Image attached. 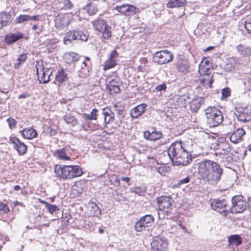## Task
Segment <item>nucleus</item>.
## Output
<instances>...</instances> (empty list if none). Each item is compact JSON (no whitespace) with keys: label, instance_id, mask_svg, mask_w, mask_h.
Returning <instances> with one entry per match:
<instances>
[{"label":"nucleus","instance_id":"obj_55","mask_svg":"<svg viewBox=\"0 0 251 251\" xmlns=\"http://www.w3.org/2000/svg\"><path fill=\"white\" fill-rule=\"evenodd\" d=\"M114 107L116 110L119 111V112L123 111V107L120 105V103H116L114 104Z\"/></svg>","mask_w":251,"mask_h":251},{"label":"nucleus","instance_id":"obj_52","mask_svg":"<svg viewBox=\"0 0 251 251\" xmlns=\"http://www.w3.org/2000/svg\"><path fill=\"white\" fill-rule=\"evenodd\" d=\"M10 140L11 142L14 144L15 148L16 146H17L18 144L20 143L21 142L20 140L16 137H11L10 138Z\"/></svg>","mask_w":251,"mask_h":251},{"label":"nucleus","instance_id":"obj_22","mask_svg":"<svg viewBox=\"0 0 251 251\" xmlns=\"http://www.w3.org/2000/svg\"><path fill=\"white\" fill-rule=\"evenodd\" d=\"M201 77L199 79L200 83L205 88L211 87L213 76L210 73L205 75H201Z\"/></svg>","mask_w":251,"mask_h":251},{"label":"nucleus","instance_id":"obj_27","mask_svg":"<svg viewBox=\"0 0 251 251\" xmlns=\"http://www.w3.org/2000/svg\"><path fill=\"white\" fill-rule=\"evenodd\" d=\"M56 7L60 10H67L72 8L73 4L69 0H57L55 2Z\"/></svg>","mask_w":251,"mask_h":251},{"label":"nucleus","instance_id":"obj_20","mask_svg":"<svg viewBox=\"0 0 251 251\" xmlns=\"http://www.w3.org/2000/svg\"><path fill=\"white\" fill-rule=\"evenodd\" d=\"M147 105L145 103H142L138 105L130 111L131 116L133 118H137L141 116L146 110Z\"/></svg>","mask_w":251,"mask_h":251},{"label":"nucleus","instance_id":"obj_19","mask_svg":"<svg viewBox=\"0 0 251 251\" xmlns=\"http://www.w3.org/2000/svg\"><path fill=\"white\" fill-rule=\"evenodd\" d=\"M246 133L245 131L241 128L235 130L231 134L230 140L233 143H237L242 140V136Z\"/></svg>","mask_w":251,"mask_h":251},{"label":"nucleus","instance_id":"obj_1","mask_svg":"<svg viewBox=\"0 0 251 251\" xmlns=\"http://www.w3.org/2000/svg\"><path fill=\"white\" fill-rule=\"evenodd\" d=\"M198 169L201 178L211 185L216 184L223 173V170L219 164L208 159L200 162Z\"/></svg>","mask_w":251,"mask_h":251},{"label":"nucleus","instance_id":"obj_3","mask_svg":"<svg viewBox=\"0 0 251 251\" xmlns=\"http://www.w3.org/2000/svg\"><path fill=\"white\" fill-rule=\"evenodd\" d=\"M54 173L58 177L68 179L80 176L83 174L82 170L78 165H56Z\"/></svg>","mask_w":251,"mask_h":251},{"label":"nucleus","instance_id":"obj_46","mask_svg":"<svg viewBox=\"0 0 251 251\" xmlns=\"http://www.w3.org/2000/svg\"><path fill=\"white\" fill-rule=\"evenodd\" d=\"M177 229V230L176 231H175V232L176 233V234H181V230H183V232H187V229H186V227L181 225L180 224V223H179V224H178V226L176 228Z\"/></svg>","mask_w":251,"mask_h":251},{"label":"nucleus","instance_id":"obj_61","mask_svg":"<svg viewBox=\"0 0 251 251\" xmlns=\"http://www.w3.org/2000/svg\"><path fill=\"white\" fill-rule=\"evenodd\" d=\"M41 202L43 203V204H45V206H46V207H47V204H49V203H48V202L45 201H41Z\"/></svg>","mask_w":251,"mask_h":251},{"label":"nucleus","instance_id":"obj_24","mask_svg":"<svg viewBox=\"0 0 251 251\" xmlns=\"http://www.w3.org/2000/svg\"><path fill=\"white\" fill-rule=\"evenodd\" d=\"M135 9V7L134 6L128 4H124L115 7V10L118 11L119 13L125 15H128L134 12Z\"/></svg>","mask_w":251,"mask_h":251},{"label":"nucleus","instance_id":"obj_11","mask_svg":"<svg viewBox=\"0 0 251 251\" xmlns=\"http://www.w3.org/2000/svg\"><path fill=\"white\" fill-rule=\"evenodd\" d=\"M71 14L60 13L54 17L55 26L56 28L63 29L67 27L72 19Z\"/></svg>","mask_w":251,"mask_h":251},{"label":"nucleus","instance_id":"obj_49","mask_svg":"<svg viewBox=\"0 0 251 251\" xmlns=\"http://www.w3.org/2000/svg\"><path fill=\"white\" fill-rule=\"evenodd\" d=\"M245 27L249 33H251V19L245 22Z\"/></svg>","mask_w":251,"mask_h":251},{"label":"nucleus","instance_id":"obj_6","mask_svg":"<svg viewBox=\"0 0 251 251\" xmlns=\"http://www.w3.org/2000/svg\"><path fill=\"white\" fill-rule=\"evenodd\" d=\"M232 206L229 209L232 213L237 214L244 211L247 207L246 201L242 196H235L231 199Z\"/></svg>","mask_w":251,"mask_h":251},{"label":"nucleus","instance_id":"obj_18","mask_svg":"<svg viewBox=\"0 0 251 251\" xmlns=\"http://www.w3.org/2000/svg\"><path fill=\"white\" fill-rule=\"evenodd\" d=\"M211 69V63L209 60L206 58H203L199 64V72L200 75H205L209 73L208 72Z\"/></svg>","mask_w":251,"mask_h":251},{"label":"nucleus","instance_id":"obj_40","mask_svg":"<svg viewBox=\"0 0 251 251\" xmlns=\"http://www.w3.org/2000/svg\"><path fill=\"white\" fill-rule=\"evenodd\" d=\"M85 9L90 15L95 14L97 11L98 8L94 4H89L86 6Z\"/></svg>","mask_w":251,"mask_h":251},{"label":"nucleus","instance_id":"obj_58","mask_svg":"<svg viewBox=\"0 0 251 251\" xmlns=\"http://www.w3.org/2000/svg\"><path fill=\"white\" fill-rule=\"evenodd\" d=\"M137 69L139 71L144 72L145 71V66H139L137 67Z\"/></svg>","mask_w":251,"mask_h":251},{"label":"nucleus","instance_id":"obj_28","mask_svg":"<svg viewBox=\"0 0 251 251\" xmlns=\"http://www.w3.org/2000/svg\"><path fill=\"white\" fill-rule=\"evenodd\" d=\"M144 136L147 139L155 141L161 138L162 133L156 130H153L151 132L147 130L144 132Z\"/></svg>","mask_w":251,"mask_h":251},{"label":"nucleus","instance_id":"obj_56","mask_svg":"<svg viewBox=\"0 0 251 251\" xmlns=\"http://www.w3.org/2000/svg\"><path fill=\"white\" fill-rule=\"evenodd\" d=\"M28 96H29V95L27 93H24V94H22L19 95V99H25V98H27Z\"/></svg>","mask_w":251,"mask_h":251},{"label":"nucleus","instance_id":"obj_48","mask_svg":"<svg viewBox=\"0 0 251 251\" xmlns=\"http://www.w3.org/2000/svg\"><path fill=\"white\" fill-rule=\"evenodd\" d=\"M7 122H8L9 126L10 128L15 127L17 124L16 121L12 118L7 119Z\"/></svg>","mask_w":251,"mask_h":251},{"label":"nucleus","instance_id":"obj_12","mask_svg":"<svg viewBox=\"0 0 251 251\" xmlns=\"http://www.w3.org/2000/svg\"><path fill=\"white\" fill-rule=\"evenodd\" d=\"M37 75L40 83H46L50 80L52 71L48 68H45L42 64L38 63L36 65Z\"/></svg>","mask_w":251,"mask_h":251},{"label":"nucleus","instance_id":"obj_29","mask_svg":"<svg viewBox=\"0 0 251 251\" xmlns=\"http://www.w3.org/2000/svg\"><path fill=\"white\" fill-rule=\"evenodd\" d=\"M203 102V100L201 98L193 99L190 102L191 110L193 112L197 113Z\"/></svg>","mask_w":251,"mask_h":251},{"label":"nucleus","instance_id":"obj_54","mask_svg":"<svg viewBox=\"0 0 251 251\" xmlns=\"http://www.w3.org/2000/svg\"><path fill=\"white\" fill-rule=\"evenodd\" d=\"M167 88L166 85L165 84H162L159 85L155 87V89L158 91H161L162 90H165Z\"/></svg>","mask_w":251,"mask_h":251},{"label":"nucleus","instance_id":"obj_7","mask_svg":"<svg viewBox=\"0 0 251 251\" xmlns=\"http://www.w3.org/2000/svg\"><path fill=\"white\" fill-rule=\"evenodd\" d=\"M88 35L81 30H72L67 32L64 38L63 42L66 45L70 43L73 40H79L82 41H86L88 40Z\"/></svg>","mask_w":251,"mask_h":251},{"label":"nucleus","instance_id":"obj_16","mask_svg":"<svg viewBox=\"0 0 251 251\" xmlns=\"http://www.w3.org/2000/svg\"><path fill=\"white\" fill-rule=\"evenodd\" d=\"M118 53L115 50H113L111 52L109 58L104 63V69L105 70H107L110 68H113L116 65V58L118 57Z\"/></svg>","mask_w":251,"mask_h":251},{"label":"nucleus","instance_id":"obj_25","mask_svg":"<svg viewBox=\"0 0 251 251\" xmlns=\"http://www.w3.org/2000/svg\"><path fill=\"white\" fill-rule=\"evenodd\" d=\"M106 90L111 94H117L120 92V89L118 82L115 79L111 80L106 85Z\"/></svg>","mask_w":251,"mask_h":251},{"label":"nucleus","instance_id":"obj_43","mask_svg":"<svg viewBox=\"0 0 251 251\" xmlns=\"http://www.w3.org/2000/svg\"><path fill=\"white\" fill-rule=\"evenodd\" d=\"M131 190L132 192H134L135 194H137L139 196L143 195L145 192L144 189L138 187L132 188H131Z\"/></svg>","mask_w":251,"mask_h":251},{"label":"nucleus","instance_id":"obj_33","mask_svg":"<svg viewBox=\"0 0 251 251\" xmlns=\"http://www.w3.org/2000/svg\"><path fill=\"white\" fill-rule=\"evenodd\" d=\"M64 59L67 63L76 61L79 59L78 55L74 52H67L64 55Z\"/></svg>","mask_w":251,"mask_h":251},{"label":"nucleus","instance_id":"obj_13","mask_svg":"<svg viewBox=\"0 0 251 251\" xmlns=\"http://www.w3.org/2000/svg\"><path fill=\"white\" fill-rule=\"evenodd\" d=\"M154 222V217L151 215H146L140 218L134 226L135 230L141 232L146 227H149L152 226Z\"/></svg>","mask_w":251,"mask_h":251},{"label":"nucleus","instance_id":"obj_57","mask_svg":"<svg viewBox=\"0 0 251 251\" xmlns=\"http://www.w3.org/2000/svg\"><path fill=\"white\" fill-rule=\"evenodd\" d=\"M113 178L115 180V185L116 186H119L120 185V180H118L116 176H114Z\"/></svg>","mask_w":251,"mask_h":251},{"label":"nucleus","instance_id":"obj_38","mask_svg":"<svg viewBox=\"0 0 251 251\" xmlns=\"http://www.w3.org/2000/svg\"><path fill=\"white\" fill-rule=\"evenodd\" d=\"M66 150L64 148L61 150H58L54 152V155L57 157L59 159L67 160H69L70 157L66 155Z\"/></svg>","mask_w":251,"mask_h":251},{"label":"nucleus","instance_id":"obj_36","mask_svg":"<svg viewBox=\"0 0 251 251\" xmlns=\"http://www.w3.org/2000/svg\"><path fill=\"white\" fill-rule=\"evenodd\" d=\"M185 2L186 0H169L167 7L169 8L181 7L184 5Z\"/></svg>","mask_w":251,"mask_h":251},{"label":"nucleus","instance_id":"obj_35","mask_svg":"<svg viewBox=\"0 0 251 251\" xmlns=\"http://www.w3.org/2000/svg\"><path fill=\"white\" fill-rule=\"evenodd\" d=\"M27 58L26 53H22L19 55L14 64V67L15 69H19L22 64L24 63Z\"/></svg>","mask_w":251,"mask_h":251},{"label":"nucleus","instance_id":"obj_64","mask_svg":"<svg viewBox=\"0 0 251 251\" xmlns=\"http://www.w3.org/2000/svg\"><path fill=\"white\" fill-rule=\"evenodd\" d=\"M213 48H214V47H212V46H211V47H208V48L206 49V50L208 51V50H210L213 49Z\"/></svg>","mask_w":251,"mask_h":251},{"label":"nucleus","instance_id":"obj_53","mask_svg":"<svg viewBox=\"0 0 251 251\" xmlns=\"http://www.w3.org/2000/svg\"><path fill=\"white\" fill-rule=\"evenodd\" d=\"M190 178L189 176H187L186 178H183L179 180L178 182L179 185L186 184L190 181Z\"/></svg>","mask_w":251,"mask_h":251},{"label":"nucleus","instance_id":"obj_30","mask_svg":"<svg viewBox=\"0 0 251 251\" xmlns=\"http://www.w3.org/2000/svg\"><path fill=\"white\" fill-rule=\"evenodd\" d=\"M23 136L27 139H31L36 137L37 135L36 131L32 128H25L23 130H21Z\"/></svg>","mask_w":251,"mask_h":251},{"label":"nucleus","instance_id":"obj_45","mask_svg":"<svg viewBox=\"0 0 251 251\" xmlns=\"http://www.w3.org/2000/svg\"><path fill=\"white\" fill-rule=\"evenodd\" d=\"M5 19V15L3 13H0V29L6 25L7 21Z\"/></svg>","mask_w":251,"mask_h":251},{"label":"nucleus","instance_id":"obj_41","mask_svg":"<svg viewBox=\"0 0 251 251\" xmlns=\"http://www.w3.org/2000/svg\"><path fill=\"white\" fill-rule=\"evenodd\" d=\"M20 154H25L27 150V146L23 142H20L17 146L14 148Z\"/></svg>","mask_w":251,"mask_h":251},{"label":"nucleus","instance_id":"obj_39","mask_svg":"<svg viewBox=\"0 0 251 251\" xmlns=\"http://www.w3.org/2000/svg\"><path fill=\"white\" fill-rule=\"evenodd\" d=\"M65 121L71 126H74L77 124V120L75 118L70 114H67L63 117Z\"/></svg>","mask_w":251,"mask_h":251},{"label":"nucleus","instance_id":"obj_5","mask_svg":"<svg viewBox=\"0 0 251 251\" xmlns=\"http://www.w3.org/2000/svg\"><path fill=\"white\" fill-rule=\"evenodd\" d=\"M159 204V216L161 213L165 216H170L172 214V203L174 202L173 199L169 196H162L157 199Z\"/></svg>","mask_w":251,"mask_h":251},{"label":"nucleus","instance_id":"obj_44","mask_svg":"<svg viewBox=\"0 0 251 251\" xmlns=\"http://www.w3.org/2000/svg\"><path fill=\"white\" fill-rule=\"evenodd\" d=\"M46 208L48 209L50 213L51 214L54 212L59 210V208L57 206L50 203L47 204V207Z\"/></svg>","mask_w":251,"mask_h":251},{"label":"nucleus","instance_id":"obj_8","mask_svg":"<svg viewBox=\"0 0 251 251\" xmlns=\"http://www.w3.org/2000/svg\"><path fill=\"white\" fill-rule=\"evenodd\" d=\"M92 23L97 30L102 33L103 38L109 39L111 36V27L104 21L97 19L92 21Z\"/></svg>","mask_w":251,"mask_h":251},{"label":"nucleus","instance_id":"obj_50","mask_svg":"<svg viewBox=\"0 0 251 251\" xmlns=\"http://www.w3.org/2000/svg\"><path fill=\"white\" fill-rule=\"evenodd\" d=\"M0 211H2L4 213H7L9 211V209L6 204L2 202H0Z\"/></svg>","mask_w":251,"mask_h":251},{"label":"nucleus","instance_id":"obj_47","mask_svg":"<svg viewBox=\"0 0 251 251\" xmlns=\"http://www.w3.org/2000/svg\"><path fill=\"white\" fill-rule=\"evenodd\" d=\"M230 151V148L227 145H224V147L222 149L221 151H219V153L222 154H228Z\"/></svg>","mask_w":251,"mask_h":251},{"label":"nucleus","instance_id":"obj_34","mask_svg":"<svg viewBox=\"0 0 251 251\" xmlns=\"http://www.w3.org/2000/svg\"><path fill=\"white\" fill-rule=\"evenodd\" d=\"M237 65V60L234 57H231L227 59L225 69L226 71H230L235 68Z\"/></svg>","mask_w":251,"mask_h":251},{"label":"nucleus","instance_id":"obj_51","mask_svg":"<svg viewBox=\"0 0 251 251\" xmlns=\"http://www.w3.org/2000/svg\"><path fill=\"white\" fill-rule=\"evenodd\" d=\"M230 95V91L229 88H226L222 90V97L225 98L228 97Z\"/></svg>","mask_w":251,"mask_h":251},{"label":"nucleus","instance_id":"obj_37","mask_svg":"<svg viewBox=\"0 0 251 251\" xmlns=\"http://www.w3.org/2000/svg\"><path fill=\"white\" fill-rule=\"evenodd\" d=\"M189 63L186 60H182L177 65V69L179 72L186 73L188 71Z\"/></svg>","mask_w":251,"mask_h":251},{"label":"nucleus","instance_id":"obj_10","mask_svg":"<svg viewBox=\"0 0 251 251\" xmlns=\"http://www.w3.org/2000/svg\"><path fill=\"white\" fill-rule=\"evenodd\" d=\"M211 208L217 211L223 216H226L229 213L228 207L225 200L214 199L211 203Z\"/></svg>","mask_w":251,"mask_h":251},{"label":"nucleus","instance_id":"obj_63","mask_svg":"<svg viewBox=\"0 0 251 251\" xmlns=\"http://www.w3.org/2000/svg\"><path fill=\"white\" fill-rule=\"evenodd\" d=\"M38 26L37 25H34L33 26H32V29L33 30H35L36 29H37Z\"/></svg>","mask_w":251,"mask_h":251},{"label":"nucleus","instance_id":"obj_9","mask_svg":"<svg viewBox=\"0 0 251 251\" xmlns=\"http://www.w3.org/2000/svg\"><path fill=\"white\" fill-rule=\"evenodd\" d=\"M174 58L173 54L167 50L156 52L153 56L154 62L162 65L172 61Z\"/></svg>","mask_w":251,"mask_h":251},{"label":"nucleus","instance_id":"obj_32","mask_svg":"<svg viewBox=\"0 0 251 251\" xmlns=\"http://www.w3.org/2000/svg\"><path fill=\"white\" fill-rule=\"evenodd\" d=\"M237 50L239 53L244 56L251 55V49L244 45H238L236 47Z\"/></svg>","mask_w":251,"mask_h":251},{"label":"nucleus","instance_id":"obj_21","mask_svg":"<svg viewBox=\"0 0 251 251\" xmlns=\"http://www.w3.org/2000/svg\"><path fill=\"white\" fill-rule=\"evenodd\" d=\"M102 114L104 116V121L105 124H108L114 122L115 115L110 108L105 107L102 109Z\"/></svg>","mask_w":251,"mask_h":251},{"label":"nucleus","instance_id":"obj_26","mask_svg":"<svg viewBox=\"0 0 251 251\" xmlns=\"http://www.w3.org/2000/svg\"><path fill=\"white\" fill-rule=\"evenodd\" d=\"M68 71L66 69H61L58 70L55 76V81L58 84L66 81L68 78Z\"/></svg>","mask_w":251,"mask_h":251},{"label":"nucleus","instance_id":"obj_23","mask_svg":"<svg viewBox=\"0 0 251 251\" xmlns=\"http://www.w3.org/2000/svg\"><path fill=\"white\" fill-rule=\"evenodd\" d=\"M39 19V15L30 16L28 15H21L15 18V22L17 24H22L29 21H38Z\"/></svg>","mask_w":251,"mask_h":251},{"label":"nucleus","instance_id":"obj_59","mask_svg":"<svg viewBox=\"0 0 251 251\" xmlns=\"http://www.w3.org/2000/svg\"><path fill=\"white\" fill-rule=\"evenodd\" d=\"M123 181H125L126 182H128L130 180V178L128 177H123L122 178Z\"/></svg>","mask_w":251,"mask_h":251},{"label":"nucleus","instance_id":"obj_4","mask_svg":"<svg viewBox=\"0 0 251 251\" xmlns=\"http://www.w3.org/2000/svg\"><path fill=\"white\" fill-rule=\"evenodd\" d=\"M207 124L210 127H215L221 124L223 121L221 112L215 107H208L205 109Z\"/></svg>","mask_w":251,"mask_h":251},{"label":"nucleus","instance_id":"obj_15","mask_svg":"<svg viewBox=\"0 0 251 251\" xmlns=\"http://www.w3.org/2000/svg\"><path fill=\"white\" fill-rule=\"evenodd\" d=\"M152 248L155 251H166L168 248V243L165 238L156 237L152 242Z\"/></svg>","mask_w":251,"mask_h":251},{"label":"nucleus","instance_id":"obj_2","mask_svg":"<svg viewBox=\"0 0 251 251\" xmlns=\"http://www.w3.org/2000/svg\"><path fill=\"white\" fill-rule=\"evenodd\" d=\"M168 155L174 165L186 166L192 161L191 154L183 147L181 142L173 143L169 148Z\"/></svg>","mask_w":251,"mask_h":251},{"label":"nucleus","instance_id":"obj_14","mask_svg":"<svg viewBox=\"0 0 251 251\" xmlns=\"http://www.w3.org/2000/svg\"><path fill=\"white\" fill-rule=\"evenodd\" d=\"M235 115L238 121L247 122L251 120V109L249 107L236 108Z\"/></svg>","mask_w":251,"mask_h":251},{"label":"nucleus","instance_id":"obj_42","mask_svg":"<svg viewBox=\"0 0 251 251\" xmlns=\"http://www.w3.org/2000/svg\"><path fill=\"white\" fill-rule=\"evenodd\" d=\"M98 110L97 109L94 108L92 109L91 114H85V117L90 120H97V116Z\"/></svg>","mask_w":251,"mask_h":251},{"label":"nucleus","instance_id":"obj_60","mask_svg":"<svg viewBox=\"0 0 251 251\" xmlns=\"http://www.w3.org/2000/svg\"><path fill=\"white\" fill-rule=\"evenodd\" d=\"M21 189V187L19 185H16L14 187V189L15 191H19Z\"/></svg>","mask_w":251,"mask_h":251},{"label":"nucleus","instance_id":"obj_31","mask_svg":"<svg viewBox=\"0 0 251 251\" xmlns=\"http://www.w3.org/2000/svg\"><path fill=\"white\" fill-rule=\"evenodd\" d=\"M228 246L235 245L237 247L240 245L242 242V238L239 235H232L228 238Z\"/></svg>","mask_w":251,"mask_h":251},{"label":"nucleus","instance_id":"obj_17","mask_svg":"<svg viewBox=\"0 0 251 251\" xmlns=\"http://www.w3.org/2000/svg\"><path fill=\"white\" fill-rule=\"evenodd\" d=\"M24 38V34L20 32L9 33L5 36V42L8 45L12 44Z\"/></svg>","mask_w":251,"mask_h":251},{"label":"nucleus","instance_id":"obj_62","mask_svg":"<svg viewBox=\"0 0 251 251\" xmlns=\"http://www.w3.org/2000/svg\"><path fill=\"white\" fill-rule=\"evenodd\" d=\"M248 83L249 84V89L251 91V78L249 79Z\"/></svg>","mask_w":251,"mask_h":251}]
</instances>
